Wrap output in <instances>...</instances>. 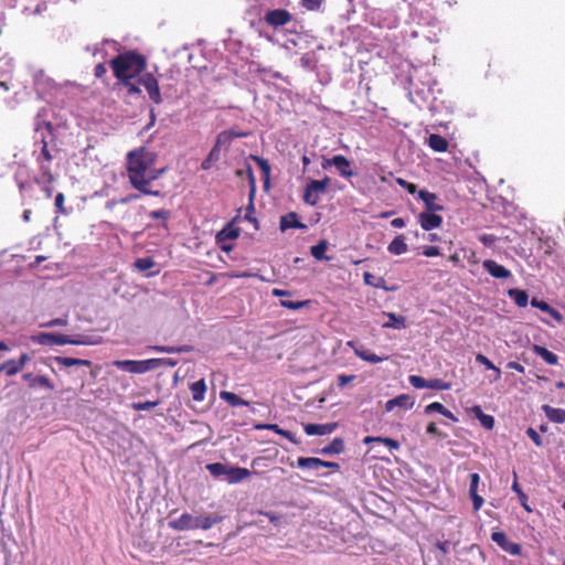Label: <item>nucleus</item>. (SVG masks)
<instances>
[{
  "label": "nucleus",
  "mask_w": 565,
  "mask_h": 565,
  "mask_svg": "<svg viewBox=\"0 0 565 565\" xmlns=\"http://www.w3.org/2000/svg\"><path fill=\"white\" fill-rule=\"evenodd\" d=\"M128 174L132 186L143 194L158 196L159 191H152L149 185L158 179L163 170L151 168V154L146 152L143 148L130 151L128 153Z\"/></svg>",
  "instance_id": "1"
},
{
  "label": "nucleus",
  "mask_w": 565,
  "mask_h": 565,
  "mask_svg": "<svg viewBox=\"0 0 565 565\" xmlns=\"http://www.w3.org/2000/svg\"><path fill=\"white\" fill-rule=\"evenodd\" d=\"M111 67L115 76L128 88L130 95L140 94L135 79L145 74L146 58L142 55L136 52L120 54L111 61Z\"/></svg>",
  "instance_id": "2"
},
{
  "label": "nucleus",
  "mask_w": 565,
  "mask_h": 565,
  "mask_svg": "<svg viewBox=\"0 0 565 565\" xmlns=\"http://www.w3.org/2000/svg\"><path fill=\"white\" fill-rule=\"evenodd\" d=\"M223 520L220 515H205V516H194L190 513H183L177 520H173L169 523V526L177 531H189V530H210L215 524L220 523Z\"/></svg>",
  "instance_id": "3"
},
{
  "label": "nucleus",
  "mask_w": 565,
  "mask_h": 565,
  "mask_svg": "<svg viewBox=\"0 0 565 565\" xmlns=\"http://www.w3.org/2000/svg\"><path fill=\"white\" fill-rule=\"evenodd\" d=\"M330 184V179L326 177L322 180H311L303 193V201L310 206H315L320 201V195L327 191Z\"/></svg>",
  "instance_id": "4"
},
{
  "label": "nucleus",
  "mask_w": 565,
  "mask_h": 565,
  "mask_svg": "<svg viewBox=\"0 0 565 565\" xmlns=\"http://www.w3.org/2000/svg\"><path fill=\"white\" fill-rule=\"evenodd\" d=\"M113 364L119 370L134 374H143L152 370L151 359L142 361L116 360Z\"/></svg>",
  "instance_id": "5"
},
{
  "label": "nucleus",
  "mask_w": 565,
  "mask_h": 565,
  "mask_svg": "<svg viewBox=\"0 0 565 565\" xmlns=\"http://www.w3.org/2000/svg\"><path fill=\"white\" fill-rule=\"evenodd\" d=\"M136 84L138 86L142 85L146 88V90H147V93L149 95V98L153 103L160 104L162 102L160 89H159V85H158V81H157V78L152 74L145 73L143 75H141L139 77V79H137Z\"/></svg>",
  "instance_id": "6"
},
{
  "label": "nucleus",
  "mask_w": 565,
  "mask_h": 565,
  "mask_svg": "<svg viewBox=\"0 0 565 565\" xmlns=\"http://www.w3.org/2000/svg\"><path fill=\"white\" fill-rule=\"evenodd\" d=\"M32 341L40 345H64L66 344V335L40 332L32 337Z\"/></svg>",
  "instance_id": "7"
},
{
  "label": "nucleus",
  "mask_w": 565,
  "mask_h": 565,
  "mask_svg": "<svg viewBox=\"0 0 565 565\" xmlns=\"http://www.w3.org/2000/svg\"><path fill=\"white\" fill-rule=\"evenodd\" d=\"M491 539L494 543H497L503 551L509 554L516 556L521 553V547L519 544L513 543L508 540L505 533L503 532H493L491 534Z\"/></svg>",
  "instance_id": "8"
},
{
  "label": "nucleus",
  "mask_w": 565,
  "mask_h": 565,
  "mask_svg": "<svg viewBox=\"0 0 565 565\" xmlns=\"http://www.w3.org/2000/svg\"><path fill=\"white\" fill-rule=\"evenodd\" d=\"M291 20V15L287 10L276 9L268 11L265 15V21L275 28L282 26Z\"/></svg>",
  "instance_id": "9"
},
{
  "label": "nucleus",
  "mask_w": 565,
  "mask_h": 565,
  "mask_svg": "<svg viewBox=\"0 0 565 565\" xmlns=\"http://www.w3.org/2000/svg\"><path fill=\"white\" fill-rule=\"evenodd\" d=\"M482 266L492 277L497 279H508L512 276L511 271L508 268L492 259H486L482 263Z\"/></svg>",
  "instance_id": "10"
},
{
  "label": "nucleus",
  "mask_w": 565,
  "mask_h": 565,
  "mask_svg": "<svg viewBox=\"0 0 565 565\" xmlns=\"http://www.w3.org/2000/svg\"><path fill=\"white\" fill-rule=\"evenodd\" d=\"M418 222L423 230L431 231L438 228L443 223V217L435 212H423L418 215Z\"/></svg>",
  "instance_id": "11"
},
{
  "label": "nucleus",
  "mask_w": 565,
  "mask_h": 565,
  "mask_svg": "<svg viewBox=\"0 0 565 565\" xmlns=\"http://www.w3.org/2000/svg\"><path fill=\"white\" fill-rule=\"evenodd\" d=\"M479 483H480V476L476 472L471 473L470 475L469 495L472 500L475 511L480 510L484 502L483 498L478 494Z\"/></svg>",
  "instance_id": "12"
},
{
  "label": "nucleus",
  "mask_w": 565,
  "mask_h": 565,
  "mask_svg": "<svg viewBox=\"0 0 565 565\" xmlns=\"http://www.w3.org/2000/svg\"><path fill=\"white\" fill-rule=\"evenodd\" d=\"M337 426V423L307 424L303 429L308 436H323L333 433Z\"/></svg>",
  "instance_id": "13"
},
{
  "label": "nucleus",
  "mask_w": 565,
  "mask_h": 565,
  "mask_svg": "<svg viewBox=\"0 0 565 565\" xmlns=\"http://www.w3.org/2000/svg\"><path fill=\"white\" fill-rule=\"evenodd\" d=\"M414 404L415 402L409 395L402 394L396 396L395 398L388 399L385 404V411L392 412L395 407L409 409L414 406Z\"/></svg>",
  "instance_id": "14"
},
{
  "label": "nucleus",
  "mask_w": 565,
  "mask_h": 565,
  "mask_svg": "<svg viewBox=\"0 0 565 565\" xmlns=\"http://www.w3.org/2000/svg\"><path fill=\"white\" fill-rule=\"evenodd\" d=\"M348 345L351 347L353 349L355 355L359 356L363 361L375 364V363L383 362L387 359L386 356H380V355H376L375 353H372L369 350H364L360 347H356L353 341H349Z\"/></svg>",
  "instance_id": "15"
},
{
  "label": "nucleus",
  "mask_w": 565,
  "mask_h": 565,
  "mask_svg": "<svg viewBox=\"0 0 565 565\" xmlns=\"http://www.w3.org/2000/svg\"><path fill=\"white\" fill-rule=\"evenodd\" d=\"M34 86L39 95H43L54 87V83L43 71H36L34 73Z\"/></svg>",
  "instance_id": "16"
},
{
  "label": "nucleus",
  "mask_w": 565,
  "mask_h": 565,
  "mask_svg": "<svg viewBox=\"0 0 565 565\" xmlns=\"http://www.w3.org/2000/svg\"><path fill=\"white\" fill-rule=\"evenodd\" d=\"M418 198L424 202L425 207L429 212H439L443 211V205L436 203L437 195L435 193L428 192L427 190L418 191Z\"/></svg>",
  "instance_id": "17"
},
{
  "label": "nucleus",
  "mask_w": 565,
  "mask_h": 565,
  "mask_svg": "<svg viewBox=\"0 0 565 565\" xmlns=\"http://www.w3.org/2000/svg\"><path fill=\"white\" fill-rule=\"evenodd\" d=\"M333 167L338 170L341 177L351 178L353 171L351 170V162L342 154L332 158Z\"/></svg>",
  "instance_id": "18"
},
{
  "label": "nucleus",
  "mask_w": 565,
  "mask_h": 565,
  "mask_svg": "<svg viewBox=\"0 0 565 565\" xmlns=\"http://www.w3.org/2000/svg\"><path fill=\"white\" fill-rule=\"evenodd\" d=\"M250 476V471L241 467H227L226 480L230 483H238Z\"/></svg>",
  "instance_id": "19"
},
{
  "label": "nucleus",
  "mask_w": 565,
  "mask_h": 565,
  "mask_svg": "<svg viewBox=\"0 0 565 565\" xmlns=\"http://www.w3.org/2000/svg\"><path fill=\"white\" fill-rule=\"evenodd\" d=\"M66 344L73 345H97L102 343L100 337H92V335H76V337H67L66 335Z\"/></svg>",
  "instance_id": "20"
},
{
  "label": "nucleus",
  "mask_w": 565,
  "mask_h": 565,
  "mask_svg": "<svg viewBox=\"0 0 565 565\" xmlns=\"http://www.w3.org/2000/svg\"><path fill=\"white\" fill-rule=\"evenodd\" d=\"M306 225L298 220V215L294 212L288 213L280 218V230L285 232L288 228H305Z\"/></svg>",
  "instance_id": "21"
},
{
  "label": "nucleus",
  "mask_w": 565,
  "mask_h": 565,
  "mask_svg": "<svg viewBox=\"0 0 565 565\" xmlns=\"http://www.w3.org/2000/svg\"><path fill=\"white\" fill-rule=\"evenodd\" d=\"M542 409L551 422L557 424L565 423V409L555 408L546 404L542 406Z\"/></svg>",
  "instance_id": "22"
},
{
  "label": "nucleus",
  "mask_w": 565,
  "mask_h": 565,
  "mask_svg": "<svg viewBox=\"0 0 565 565\" xmlns=\"http://www.w3.org/2000/svg\"><path fill=\"white\" fill-rule=\"evenodd\" d=\"M387 316L388 321L383 324V328L401 330L406 328V319L402 316H397L393 312H383Z\"/></svg>",
  "instance_id": "23"
},
{
  "label": "nucleus",
  "mask_w": 565,
  "mask_h": 565,
  "mask_svg": "<svg viewBox=\"0 0 565 565\" xmlns=\"http://www.w3.org/2000/svg\"><path fill=\"white\" fill-rule=\"evenodd\" d=\"M387 250L393 255H403L408 250L404 236H396L387 246Z\"/></svg>",
  "instance_id": "24"
},
{
  "label": "nucleus",
  "mask_w": 565,
  "mask_h": 565,
  "mask_svg": "<svg viewBox=\"0 0 565 565\" xmlns=\"http://www.w3.org/2000/svg\"><path fill=\"white\" fill-rule=\"evenodd\" d=\"M238 236L239 231L232 225H227L216 234V242L217 244H222L223 242L235 239Z\"/></svg>",
  "instance_id": "25"
},
{
  "label": "nucleus",
  "mask_w": 565,
  "mask_h": 565,
  "mask_svg": "<svg viewBox=\"0 0 565 565\" xmlns=\"http://www.w3.org/2000/svg\"><path fill=\"white\" fill-rule=\"evenodd\" d=\"M428 146L437 152H445L448 149V141L440 135L433 134L428 137Z\"/></svg>",
  "instance_id": "26"
},
{
  "label": "nucleus",
  "mask_w": 565,
  "mask_h": 565,
  "mask_svg": "<svg viewBox=\"0 0 565 565\" xmlns=\"http://www.w3.org/2000/svg\"><path fill=\"white\" fill-rule=\"evenodd\" d=\"M255 428L258 430H262V429L274 430L278 435H281L285 438L289 439L291 443H294V444L298 443L292 433H290L289 430L281 429L276 424H259V425H256Z\"/></svg>",
  "instance_id": "27"
},
{
  "label": "nucleus",
  "mask_w": 565,
  "mask_h": 565,
  "mask_svg": "<svg viewBox=\"0 0 565 565\" xmlns=\"http://www.w3.org/2000/svg\"><path fill=\"white\" fill-rule=\"evenodd\" d=\"M323 465V460L313 457H300L297 460V466L303 469L318 470Z\"/></svg>",
  "instance_id": "28"
},
{
  "label": "nucleus",
  "mask_w": 565,
  "mask_h": 565,
  "mask_svg": "<svg viewBox=\"0 0 565 565\" xmlns=\"http://www.w3.org/2000/svg\"><path fill=\"white\" fill-rule=\"evenodd\" d=\"M220 397L233 407L249 405V402L228 391H221Z\"/></svg>",
  "instance_id": "29"
},
{
  "label": "nucleus",
  "mask_w": 565,
  "mask_h": 565,
  "mask_svg": "<svg viewBox=\"0 0 565 565\" xmlns=\"http://www.w3.org/2000/svg\"><path fill=\"white\" fill-rule=\"evenodd\" d=\"M55 362L62 366L70 367V366H79L85 365L89 366L92 363L88 360H82V359H75V358H68V356H55Z\"/></svg>",
  "instance_id": "30"
},
{
  "label": "nucleus",
  "mask_w": 565,
  "mask_h": 565,
  "mask_svg": "<svg viewBox=\"0 0 565 565\" xmlns=\"http://www.w3.org/2000/svg\"><path fill=\"white\" fill-rule=\"evenodd\" d=\"M190 390L195 402H202L205 397L206 384L204 380H199L191 384Z\"/></svg>",
  "instance_id": "31"
},
{
  "label": "nucleus",
  "mask_w": 565,
  "mask_h": 565,
  "mask_svg": "<svg viewBox=\"0 0 565 565\" xmlns=\"http://www.w3.org/2000/svg\"><path fill=\"white\" fill-rule=\"evenodd\" d=\"M363 443L366 444V445L371 444V443L384 444V445H386L387 447H390L391 449H394V450H397L399 448V443L397 440L392 439V438H386V437L366 436L363 439Z\"/></svg>",
  "instance_id": "32"
},
{
  "label": "nucleus",
  "mask_w": 565,
  "mask_h": 565,
  "mask_svg": "<svg viewBox=\"0 0 565 565\" xmlns=\"http://www.w3.org/2000/svg\"><path fill=\"white\" fill-rule=\"evenodd\" d=\"M508 295L510 296V298H512L514 300V302L519 307L524 308L527 306L529 295L526 291L520 290V289H510L508 291Z\"/></svg>",
  "instance_id": "33"
},
{
  "label": "nucleus",
  "mask_w": 565,
  "mask_h": 565,
  "mask_svg": "<svg viewBox=\"0 0 565 565\" xmlns=\"http://www.w3.org/2000/svg\"><path fill=\"white\" fill-rule=\"evenodd\" d=\"M344 450V443L341 438H334L328 446L321 449V454H341Z\"/></svg>",
  "instance_id": "34"
},
{
  "label": "nucleus",
  "mask_w": 565,
  "mask_h": 565,
  "mask_svg": "<svg viewBox=\"0 0 565 565\" xmlns=\"http://www.w3.org/2000/svg\"><path fill=\"white\" fill-rule=\"evenodd\" d=\"M328 248V244L326 241L319 242L317 245L311 247V255L318 260H329L330 258L326 256V250Z\"/></svg>",
  "instance_id": "35"
},
{
  "label": "nucleus",
  "mask_w": 565,
  "mask_h": 565,
  "mask_svg": "<svg viewBox=\"0 0 565 565\" xmlns=\"http://www.w3.org/2000/svg\"><path fill=\"white\" fill-rule=\"evenodd\" d=\"M32 388H44L46 391H53L54 390V384L44 375H35L34 379H32V384L31 386Z\"/></svg>",
  "instance_id": "36"
},
{
  "label": "nucleus",
  "mask_w": 565,
  "mask_h": 565,
  "mask_svg": "<svg viewBox=\"0 0 565 565\" xmlns=\"http://www.w3.org/2000/svg\"><path fill=\"white\" fill-rule=\"evenodd\" d=\"M363 280L366 285H370L375 288L387 290L384 278H376L371 273H364Z\"/></svg>",
  "instance_id": "37"
},
{
  "label": "nucleus",
  "mask_w": 565,
  "mask_h": 565,
  "mask_svg": "<svg viewBox=\"0 0 565 565\" xmlns=\"http://www.w3.org/2000/svg\"><path fill=\"white\" fill-rule=\"evenodd\" d=\"M250 159L256 162V164L258 166V168L260 169V171L264 175L265 181L268 182L269 177H270V166H269L268 161L258 156H250Z\"/></svg>",
  "instance_id": "38"
},
{
  "label": "nucleus",
  "mask_w": 565,
  "mask_h": 565,
  "mask_svg": "<svg viewBox=\"0 0 565 565\" xmlns=\"http://www.w3.org/2000/svg\"><path fill=\"white\" fill-rule=\"evenodd\" d=\"M21 370L15 360H9L0 365V372H4L7 376H13Z\"/></svg>",
  "instance_id": "39"
},
{
  "label": "nucleus",
  "mask_w": 565,
  "mask_h": 565,
  "mask_svg": "<svg viewBox=\"0 0 565 565\" xmlns=\"http://www.w3.org/2000/svg\"><path fill=\"white\" fill-rule=\"evenodd\" d=\"M206 469L214 477L226 476V472H227V466H225L221 462L209 463L206 466Z\"/></svg>",
  "instance_id": "40"
},
{
  "label": "nucleus",
  "mask_w": 565,
  "mask_h": 565,
  "mask_svg": "<svg viewBox=\"0 0 565 565\" xmlns=\"http://www.w3.org/2000/svg\"><path fill=\"white\" fill-rule=\"evenodd\" d=\"M232 143L231 135L227 134V131H222L217 135L215 145L216 148L220 149H227Z\"/></svg>",
  "instance_id": "41"
},
{
  "label": "nucleus",
  "mask_w": 565,
  "mask_h": 565,
  "mask_svg": "<svg viewBox=\"0 0 565 565\" xmlns=\"http://www.w3.org/2000/svg\"><path fill=\"white\" fill-rule=\"evenodd\" d=\"M536 352L543 358V360L546 363H548L551 365H554V364L557 363L556 354H554L553 352L548 351L547 349L537 347L536 348Z\"/></svg>",
  "instance_id": "42"
},
{
  "label": "nucleus",
  "mask_w": 565,
  "mask_h": 565,
  "mask_svg": "<svg viewBox=\"0 0 565 565\" xmlns=\"http://www.w3.org/2000/svg\"><path fill=\"white\" fill-rule=\"evenodd\" d=\"M151 364L152 370L158 369L160 366L173 367L178 364V361L170 358L151 359Z\"/></svg>",
  "instance_id": "43"
},
{
  "label": "nucleus",
  "mask_w": 565,
  "mask_h": 565,
  "mask_svg": "<svg viewBox=\"0 0 565 565\" xmlns=\"http://www.w3.org/2000/svg\"><path fill=\"white\" fill-rule=\"evenodd\" d=\"M451 387L450 383L444 382L439 379H433L428 381L427 388L446 391Z\"/></svg>",
  "instance_id": "44"
},
{
  "label": "nucleus",
  "mask_w": 565,
  "mask_h": 565,
  "mask_svg": "<svg viewBox=\"0 0 565 565\" xmlns=\"http://www.w3.org/2000/svg\"><path fill=\"white\" fill-rule=\"evenodd\" d=\"M476 361L482 365H484L488 370H493L497 373V377L500 376L501 372L498 367L494 366V364L483 354H477Z\"/></svg>",
  "instance_id": "45"
},
{
  "label": "nucleus",
  "mask_w": 565,
  "mask_h": 565,
  "mask_svg": "<svg viewBox=\"0 0 565 565\" xmlns=\"http://www.w3.org/2000/svg\"><path fill=\"white\" fill-rule=\"evenodd\" d=\"M154 265V262L149 257L138 258L135 263V266L140 271H146L150 268H152Z\"/></svg>",
  "instance_id": "46"
},
{
  "label": "nucleus",
  "mask_w": 565,
  "mask_h": 565,
  "mask_svg": "<svg viewBox=\"0 0 565 565\" xmlns=\"http://www.w3.org/2000/svg\"><path fill=\"white\" fill-rule=\"evenodd\" d=\"M158 405H159L158 401H147V402L132 403L131 407L135 411L141 412V411H149Z\"/></svg>",
  "instance_id": "47"
},
{
  "label": "nucleus",
  "mask_w": 565,
  "mask_h": 565,
  "mask_svg": "<svg viewBox=\"0 0 565 565\" xmlns=\"http://www.w3.org/2000/svg\"><path fill=\"white\" fill-rule=\"evenodd\" d=\"M408 381L415 388H427L428 381L419 375H411Z\"/></svg>",
  "instance_id": "48"
},
{
  "label": "nucleus",
  "mask_w": 565,
  "mask_h": 565,
  "mask_svg": "<svg viewBox=\"0 0 565 565\" xmlns=\"http://www.w3.org/2000/svg\"><path fill=\"white\" fill-rule=\"evenodd\" d=\"M307 305V301L280 300V306L291 310H298Z\"/></svg>",
  "instance_id": "49"
},
{
  "label": "nucleus",
  "mask_w": 565,
  "mask_h": 565,
  "mask_svg": "<svg viewBox=\"0 0 565 565\" xmlns=\"http://www.w3.org/2000/svg\"><path fill=\"white\" fill-rule=\"evenodd\" d=\"M68 320L66 318H56L52 319L45 323H42L41 327L44 328H54V327H65L67 326Z\"/></svg>",
  "instance_id": "50"
},
{
  "label": "nucleus",
  "mask_w": 565,
  "mask_h": 565,
  "mask_svg": "<svg viewBox=\"0 0 565 565\" xmlns=\"http://www.w3.org/2000/svg\"><path fill=\"white\" fill-rule=\"evenodd\" d=\"M396 183L407 190V192L411 194H415L417 192V186L414 183L407 182L402 178H397Z\"/></svg>",
  "instance_id": "51"
},
{
  "label": "nucleus",
  "mask_w": 565,
  "mask_h": 565,
  "mask_svg": "<svg viewBox=\"0 0 565 565\" xmlns=\"http://www.w3.org/2000/svg\"><path fill=\"white\" fill-rule=\"evenodd\" d=\"M323 0H301V4L308 10H319Z\"/></svg>",
  "instance_id": "52"
},
{
  "label": "nucleus",
  "mask_w": 565,
  "mask_h": 565,
  "mask_svg": "<svg viewBox=\"0 0 565 565\" xmlns=\"http://www.w3.org/2000/svg\"><path fill=\"white\" fill-rule=\"evenodd\" d=\"M445 406L438 402H434L425 407V413L429 414L433 412H437L439 414L444 413Z\"/></svg>",
  "instance_id": "53"
},
{
  "label": "nucleus",
  "mask_w": 565,
  "mask_h": 565,
  "mask_svg": "<svg viewBox=\"0 0 565 565\" xmlns=\"http://www.w3.org/2000/svg\"><path fill=\"white\" fill-rule=\"evenodd\" d=\"M150 349L158 353H175L178 351L175 347L168 345H153Z\"/></svg>",
  "instance_id": "54"
},
{
  "label": "nucleus",
  "mask_w": 565,
  "mask_h": 565,
  "mask_svg": "<svg viewBox=\"0 0 565 565\" xmlns=\"http://www.w3.org/2000/svg\"><path fill=\"white\" fill-rule=\"evenodd\" d=\"M479 422L481 423V425L487 428V429H492L493 426H494V418L493 416L491 415H484L482 416Z\"/></svg>",
  "instance_id": "55"
},
{
  "label": "nucleus",
  "mask_w": 565,
  "mask_h": 565,
  "mask_svg": "<svg viewBox=\"0 0 565 565\" xmlns=\"http://www.w3.org/2000/svg\"><path fill=\"white\" fill-rule=\"evenodd\" d=\"M526 435L532 439L536 446H542V438L534 428H529Z\"/></svg>",
  "instance_id": "56"
},
{
  "label": "nucleus",
  "mask_w": 565,
  "mask_h": 565,
  "mask_svg": "<svg viewBox=\"0 0 565 565\" xmlns=\"http://www.w3.org/2000/svg\"><path fill=\"white\" fill-rule=\"evenodd\" d=\"M169 214H170V212L167 210H157V211L150 212L149 216L154 220H159V218L166 220L169 216Z\"/></svg>",
  "instance_id": "57"
},
{
  "label": "nucleus",
  "mask_w": 565,
  "mask_h": 565,
  "mask_svg": "<svg viewBox=\"0 0 565 565\" xmlns=\"http://www.w3.org/2000/svg\"><path fill=\"white\" fill-rule=\"evenodd\" d=\"M531 305H532L534 308H539V309H541V310H542V311H544V312H547V311H550V309H551V308H550V306H548V303H546L545 301H542V300H537V299H535V298H533V299L531 300Z\"/></svg>",
  "instance_id": "58"
},
{
  "label": "nucleus",
  "mask_w": 565,
  "mask_h": 565,
  "mask_svg": "<svg viewBox=\"0 0 565 565\" xmlns=\"http://www.w3.org/2000/svg\"><path fill=\"white\" fill-rule=\"evenodd\" d=\"M423 254L426 257H435V256H438L440 254V252H439V248L436 246H426L423 249Z\"/></svg>",
  "instance_id": "59"
},
{
  "label": "nucleus",
  "mask_w": 565,
  "mask_h": 565,
  "mask_svg": "<svg viewBox=\"0 0 565 565\" xmlns=\"http://www.w3.org/2000/svg\"><path fill=\"white\" fill-rule=\"evenodd\" d=\"M221 151L222 149L216 148V146H213L207 157L210 158V160L216 162L221 158Z\"/></svg>",
  "instance_id": "60"
},
{
  "label": "nucleus",
  "mask_w": 565,
  "mask_h": 565,
  "mask_svg": "<svg viewBox=\"0 0 565 565\" xmlns=\"http://www.w3.org/2000/svg\"><path fill=\"white\" fill-rule=\"evenodd\" d=\"M63 204H64V195H63V193H58L55 196V206L62 213L64 212Z\"/></svg>",
  "instance_id": "61"
},
{
  "label": "nucleus",
  "mask_w": 565,
  "mask_h": 565,
  "mask_svg": "<svg viewBox=\"0 0 565 565\" xmlns=\"http://www.w3.org/2000/svg\"><path fill=\"white\" fill-rule=\"evenodd\" d=\"M41 170H42V174L43 177L47 180V182H52L53 181V175L50 171V168L49 166H45V164H41Z\"/></svg>",
  "instance_id": "62"
},
{
  "label": "nucleus",
  "mask_w": 565,
  "mask_h": 565,
  "mask_svg": "<svg viewBox=\"0 0 565 565\" xmlns=\"http://www.w3.org/2000/svg\"><path fill=\"white\" fill-rule=\"evenodd\" d=\"M41 158L45 159L46 161H51L52 160V156L47 149V145L46 142H43V147H42V151H41Z\"/></svg>",
  "instance_id": "63"
},
{
  "label": "nucleus",
  "mask_w": 565,
  "mask_h": 565,
  "mask_svg": "<svg viewBox=\"0 0 565 565\" xmlns=\"http://www.w3.org/2000/svg\"><path fill=\"white\" fill-rule=\"evenodd\" d=\"M391 225L395 228H403L406 225V223H405L404 218L396 217V218L392 220Z\"/></svg>",
  "instance_id": "64"
}]
</instances>
